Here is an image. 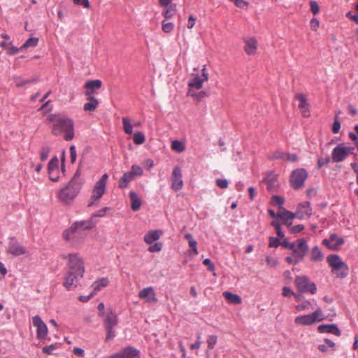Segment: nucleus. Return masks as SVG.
<instances>
[{
	"instance_id": "nucleus-50",
	"label": "nucleus",
	"mask_w": 358,
	"mask_h": 358,
	"mask_svg": "<svg viewBox=\"0 0 358 358\" xmlns=\"http://www.w3.org/2000/svg\"><path fill=\"white\" fill-rule=\"evenodd\" d=\"M303 229H304V226L303 224H297V225L292 226V227H290L289 231L292 234H296L301 232Z\"/></svg>"
},
{
	"instance_id": "nucleus-18",
	"label": "nucleus",
	"mask_w": 358,
	"mask_h": 358,
	"mask_svg": "<svg viewBox=\"0 0 358 358\" xmlns=\"http://www.w3.org/2000/svg\"><path fill=\"white\" fill-rule=\"evenodd\" d=\"M346 158V152L343 144H338L333 149L331 159L334 162H343Z\"/></svg>"
},
{
	"instance_id": "nucleus-61",
	"label": "nucleus",
	"mask_w": 358,
	"mask_h": 358,
	"mask_svg": "<svg viewBox=\"0 0 358 358\" xmlns=\"http://www.w3.org/2000/svg\"><path fill=\"white\" fill-rule=\"evenodd\" d=\"M94 294H95V292H94V291H93V292H91L89 295H87V296H83V295L80 296L78 297V299H79V301H80L83 302V303L87 302V301L90 299V298L93 296V295H94Z\"/></svg>"
},
{
	"instance_id": "nucleus-10",
	"label": "nucleus",
	"mask_w": 358,
	"mask_h": 358,
	"mask_svg": "<svg viewBox=\"0 0 358 358\" xmlns=\"http://www.w3.org/2000/svg\"><path fill=\"white\" fill-rule=\"evenodd\" d=\"M308 178V172L303 169H296L292 171L289 182L294 189H299L304 186V182Z\"/></svg>"
},
{
	"instance_id": "nucleus-54",
	"label": "nucleus",
	"mask_w": 358,
	"mask_h": 358,
	"mask_svg": "<svg viewBox=\"0 0 358 358\" xmlns=\"http://www.w3.org/2000/svg\"><path fill=\"white\" fill-rule=\"evenodd\" d=\"M286 153H284L282 151L277 150L275 152H273L271 159H285Z\"/></svg>"
},
{
	"instance_id": "nucleus-34",
	"label": "nucleus",
	"mask_w": 358,
	"mask_h": 358,
	"mask_svg": "<svg viewBox=\"0 0 358 358\" xmlns=\"http://www.w3.org/2000/svg\"><path fill=\"white\" fill-rule=\"evenodd\" d=\"M171 149L177 152H182L185 150V146L183 143L180 141L174 140L171 143Z\"/></svg>"
},
{
	"instance_id": "nucleus-46",
	"label": "nucleus",
	"mask_w": 358,
	"mask_h": 358,
	"mask_svg": "<svg viewBox=\"0 0 358 358\" xmlns=\"http://www.w3.org/2000/svg\"><path fill=\"white\" fill-rule=\"evenodd\" d=\"M109 210V208L108 207H104L101 209H100L99 210H98L97 212L93 213L92 215V217H93V220H96L95 218L97 217H103L105 216L106 212Z\"/></svg>"
},
{
	"instance_id": "nucleus-3",
	"label": "nucleus",
	"mask_w": 358,
	"mask_h": 358,
	"mask_svg": "<svg viewBox=\"0 0 358 358\" xmlns=\"http://www.w3.org/2000/svg\"><path fill=\"white\" fill-rule=\"evenodd\" d=\"M96 223L97 220H93L92 217L87 220L76 221L69 229L64 231L62 237L66 241L77 243L85 238V234L83 231L92 229Z\"/></svg>"
},
{
	"instance_id": "nucleus-30",
	"label": "nucleus",
	"mask_w": 358,
	"mask_h": 358,
	"mask_svg": "<svg viewBox=\"0 0 358 358\" xmlns=\"http://www.w3.org/2000/svg\"><path fill=\"white\" fill-rule=\"evenodd\" d=\"M108 280L107 278H101L94 282L92 284L94 292L101 290V288L106 287L108 285Z\"/></svg>"
},
{
	"instance_id": "nucleus-27",
	"label": "nucleus",
	"mask_w": 358,
	"mask_h": 358,
	"mask_svg": "<svg viewBox=\"0 0 358 358\" xmlns=\"http://www.w3.org/2000/svg\"><path fill=\"white\" fill-rule=\"evenodd\" d=\"M88 102L84 104L83 109L85 111H94L98 106V100L92 95L87 96Z\"/></svg>"
},
{
	"instance_id": "nucleus-62",
	"label": "nucleus",
	"mask_w": 358,
	"mask_h": 358,
	"mask_svg": "<svg viewBox=\"0 0 358 358\" xmlns=\"http://www.w3.org/2000/svg\"><path fill=\"white\" fill-rule=\"evenodd\" d=\"M345 15L348 19L354 21L357 24H358V15H354L351 11H349Z\"/></svg>"
},
{
	"instance_id": "nucleus-55",
	"label": "nucleus",
	"mask_w": 358,
	"mask_h": 358,
	"mask_svg": "<svg viewBox=\"0 0 358 358\" xmlns=\"http://www.w3.org/2000/svg\"><path fill=\"white\" fill-rule=\"evenodd\" d=\"M294 292L289 287H284L282 289V296L285 297H289L291 296H294Z\"/></svg>"
},
{
	"instance_id": "nucleus-5",
	"label": "nucleus",
	"mask_w": 358,
	"mask_h": 358,
	"mask_svg": "<svg viewBox=\"0 0 358 358\" xmlns=\"http://www.w3.org/2000/svg\"><path fill=\"white\" fill-rule=\"evenodd\" d=\"M311 215L312 208L310 206V203L309 201H303L298 205L295 213L283 209L281 213H278V219H280L282 221L293 220L294 217L303 220L305 217H310Z\"/></svg>"
},
{
	"instance_id": "nucleus-58",
	"label": "nucleus",
	"mask_w": 358,
	"mask_h": 358,
	"mask_svg": "<svg viewBox=\"0 0 358 358\" xmlns=\"http://www.w3.org/2000/svg\"><path fill=\"white\" fill-rule=\"evenodd\" d=\"M73 3L76 5H82L85 8H90V2L88 0H73Z\"/></svg>"
},
{
	"instance_id": "nucleus-24",
	"label": "nucleus",
	"mask_w": 358,
	"mask_h": 358,
	"mask_svg": "<svg viewBox=\"0 0 358 358\" xmlns=\"http://www.w3.org/2000/svg\"><path fill=\"white\" fill-rule=\"evenodd\" d=\"M295 98L299 101V108L301 110L302 115L309 116L308 103L305 96L302 94H296Z\"/></svg>"
},
{
	"instance_id": "nucleus-44",
	"label": "nucleus",
	"mask_w": 358,
	"mask_h": 358,
	"mask_svg": "<svg viewBox=\"0 0 358 358\" xmlns=\"http://www.w3.org/2000/svg\"><path fill=\"white\" fill-rule=\"evenodd\" d=\"M162 30L165 33H170L173 31L174 25L172 22H166L165 20L162 21Z\"/></svg>"
},
{
	"instance_id": "nucleus-60",
	"label": "nucleus",
	"mask_w": 358,
	"mask_h": 358,
	"mask_svg": "<svg viewBox=\"0 0 358 358\" xmlns=\"http://www.w3.org/2000/svg\"><path fill=\"white\" fill-rule=\"evenodd\" d=\"M189 246L192 248V251L195 255H198V250H197V242L194 239L189 241Z\"/></svg>"
},
{
	"instance_id": "nucleus-8",
	"label": "nucleus",
	"mask_w": 358,
	"mask_h": 358,
	"mask_svg": "<svg viewBox=\"0 0 358 358\" xmlns=\"http://www.w3.org/2000/svg\"><path fill=\"white\" fill-rule=\"evenodd\" d=\"M297 241L299 242L297 248H296L295 243H290L287 238L281 242V245L285 248L292 250L294 256L298 257L297 261H302L308 250V246L304 238L298 239Z\"/></svg>"
},
{
	"instance_id": "nucleus-57",
	"label": "nucleus",
	"mask_w": 358,
	"mask_h": 358,
	"mask_svg": "<svg viewBox=\"0 0 358 358\" xmlns=\"http://www.w3.org/2000/svg\"><path fill=\"white\" fill-rule=\"evenodd\" d=\"M73 352L75 355L80 357H84L85 356V351L83 349L80 348H74L73 349Z\"/></svg>"
},
{
	"instance_id": "nucleus-52",
	"label": "nucleus",
	"mask_w": 358,
	"mask_h": 358,
	"mask_svg": "<svg viewBox=\"0 0 358 358\" xmlns=\"http://www.w3.org/2000/svg\"><path fill=\"white\" fill-rule=\"evenodd\" d=\"M203 264L208 267V271L211 272L215 271V265L209 258L205 259L203 261Z\"/></svg>"
},
{
	"instance_id": "nucleus-33",
	"label": "nucleus",
	"mask_w": 358,
	"mask_h": 358,
	"mask_svg": "<svg viewBox=\"0 0 358 358\" xmlns=\"http://www.w3.org/2000/svg\"><path fill=\"white\" fill-rule=\"evenodd\" d=\"M204 80L199 76H196L192 80L189 82V86L196 89H200L202 87Z\"/></svg>"
},
{
	"instance_id": "nucleus-38",
	"label": "nucleus",
	"mask_w": 358,
	"mask_h": 358,
	"mask_svg": "<svg viewBox=\"0 0 358 358\" xmlns=\"http://www.w3.org/2000/svg\"><path fill=\"white\" fill-rule=\"evenodd\" d=\"M38 38H29L27 39L25 43L22 45L20 49H26L30 47H36L38 45Z\"/></svg>"
},
{
	"instance_id": "nucleus-36",
	"label": "nucleus",
	"mask_w": 358,
	"mask_h": 358,
	"mask_svg": "<svg viewBox=\"0 0 358 358\" xmlns=\"http://www.w3.org/2000/svg\"><path fill=\"white\" fill-rule=\"evenodd\" d=\"M133 141H134V143L136 145L143 144L145 141L144 134L141 131H137V132L134 133V136H133Z\"/></svg>"
},
{
	"instance_id": "nucleus-56",
	"label": "nucleus",
	"mask_w": 358,
	"mask_h": 358,
	"mask_svg": "<svg viewBox=\"0 0 358 358\" xmlns=\"http://www.w3.org/2000/svg\"><path fill=\"white\" fill-rule=\"evenodd\" d=\"M285 160L292 162H295L298 160V156L294 153H292V154L287 153L285 155Z\"/></svg>"
},
{
	"instance_id": "nucleus-42",
	"label": "nucleus",
	"mask_w": 358,
	"mask_h": 358,
	"mask_svg": "<svg viewBox=\"0 0 358 358\" xmlns=\"http://www.w3.org/2000/svg\"><path fill=\"white\" fill-rule=\"evenodd\" d=\"M280 245H281V241L278 238L273 236L269 237V248H278Z\"/></svg>"
},
{
	"instance_id": "nucleus-31",
	"label": "nucleus",
	"mask_w": 358,
	"mask_h": 358,
	"mask_svg": "<svg viewBox=\"0 0 358 358\" xmlns=\"http://www.w3.org/2000/svg\"><path fill=\"white\" fill-rule=\"evenodd\" d=\"M323 258L324 256L320 248L317 246L313 247L311 250L310 260L313 262H320L323 259Z\"/></svg>"
},
{
	"instance_id": "nucleus-25",
	"label": "nucleus",
	"mask_w": 358,
	"mask_h": 358,
	"mask_svg": "<svg viewBox=\"0 0 358 358\" xmlns=\"http://www.w3.org/2000/svg\"><path fill=\"white\" fill-rule=\"evenodd\" d=\"M244 50L245 52L249 55H253L255 54L257 49V41L255 38H250L245 39Z\"/></svg>"
},
{
	"instance_id": "nucleus-14",
	"label": "nucleus",
	"mask_w": 358,
	"mask_h": 358,
	"mask_svg": "<svg viewBox=\"0 0 358 358\" xmlns=\"http://www.w3.org/2000/svg\"><path fill=\"white\" fill-rule=\"evenodd\" d=\"M262 182L266 184V189L269 192H275L279 187V182L278 180V175L273 172H270L262 180Z\"/></svg>"
},
{
	"instance_id": "nucleus-51",
	"label": "nucleus",
	"mask_w": 358,
	"mask_h": 358,
	"mask_svg": "<svg viewBox=\"0 0 358 358\" xmlns=\"http://www.w3.org/2000/svg\"><path fill=\"white\" fill-rule=\"evenodd\" d=\"M129 172H133V177L134 178L135 176L142 175L143 170L140 166L137 165H133Z\"/></svg>"
},
{
	"instance_id": "nucleus-20",
	"label": "nucleus",
	"mask_w": 358,
	"mask_h": 358,
	"mask_svg": "<svg viewBox=\"0 0 358 358\" xmlns=\"http://www.w3.org/2000/svg\"><path fill=\"white\" fill-rule=\"evenodd\" d=\"M102 85V82L100 80H91L85 83V88L86 90L85 94L86 96L92 95L96 90L100 89Z\"/></svg>"
},
{
	"instance_id": "nucleus-21",
	"label": "nucleus",
	"mask_w": 358,
	"mask_h": 358,
	"mask_svg": "<svg viewBox=\"0 0 358 358\" xmlns=\"http://www.w3.org/2000/svg\"><path fill=\"white\" fill-rule=\"evenodd\" d=\"M105 189L106 186L96 182L91 196V199L92 201L88 203L89 207L93 206L94 205V201L99 199L103 196L105 192Z\"/></svg>"
},
{
	"instance_id": "nucleus-12",
	"label": "nucleus",
	"mask_w": 358,
	"mask_h": 358,
	"mask_svg": "<svg viewBox=\"0 0 358 358\" xmlns=\"http://www.w3.org/2000/svg\"><path fill=\"white\" fill-rule=\"evenodd\" d=\"M33 325L37 327L36 337L38 340H44L47 337L48 327L41 317L36 315L32 318Z\"/></svg>"
},
{
	"instance_id": "nucleus-23",
	"label": "nucleus",
	"mask_w": 358,
	"mask_h": 358,
	"mask_svg": "<svg viewBox=\"0 0 358 358\" xmlns=\"http://www.w3.org/2000/svg\"><path fill=\"white\" fill-rule=\"evenodd\" d=\"M162 234L163 231L160 229L150 230L145 234L143 240L148 245H151L159 240Z\"/></svg>"
},
{
	"instance_id": "nucleus-35",
	"label": "nucleus",
	"mask_w": 358,
	"mask_h": 358,
	"mask_svg": "<svg viewBox=\"0 0 358 358\" xmlns=\"http://www.w3.org/2000/svg\"><path fill=\"white\" fill-rule=\"evenodd\" d=\"M123 129L127 134H131L133 133L132 125L128 117H122Z\"/></svg>"
},
{
	"instance_id": "nucleus-22",
	"label": "nucleus",
	"mask_w": 358,
	"mask_h": 358,
	"mask_svg": "<svg viewBox=\"0 0 358 358\" xmlns=\"http://www.w3.org/2000/svg\"><path fill=\"white\" fill-rule=\"evenodd\" d=\"M319 333H329L336 336H340L341 332L338 326L335 324H326L319 325L317 327Z\"/></svg>"
},
{
	"instance_id": "nucleus-37",
	"label": "nucleus",
	"mask_w": 358,
	"mask_h": 358,
	"mask_svg": "<svg viewBox=\"0 0 358 358\" xmlns=\"http://www.w3.org/2000/svg\"><path fill=\"white\" fill-rule=\"evenodd\" d=\"M271 203L273 206H278L280 208H282V206L285 203V199L280 196L273 195L271 196Z\"/></svg>"
},
{
	"instance_id": "nucleus-53",
	"label": "nucleus",
	"mask_w": 358,
	"mask_h": 358,
	"mask_svg": "<svg viewBox=\"0 0 358 358\" xmlns=\"http://www.w3.org/2000/svg\"><path fill=\"white\" fill-rule=\"evenodd\" d=\"M310 10L314 14L316 15L320 11V8L317 3L315 1H310Z\"/></svg>"
},
{
	"instance_id": "nucleus-28",
	"label": "nucleus",
	"mask_w": 358,
	"mask_h": 358,
	"mask_svg": "<svg viewBox=\"0 0 358 358\" xmlns=\"http://www.w3.org/2000/svg\"><path fill=\"white\" fill-rule=\"evenodd\" d=\"M134 179L133 172H126L119 180L118 187L124 189L127 187L128 184Z\"/></svg>"
},
{
	"instance_id": "nucleus-11",
	"label": "nucleus",
	"mask_w": 358,
	"mask_h": 358,
	"mask_svg": "<svg viewBox=\"0 0 358 358\" xmlns=\"http://www.w3.org/2000/svg\"><path fill=\"white\" fill-rule=\"evenodd\" d=\"M323 320L322 312L320 308H318L311 314L296 317L294 322L298 325H311Z\"/></svg>"
},
{
	"instance_id": "nucleus-63",
	"label": "nucleus",
	"mask_w": 358,
	"mask_h": 358,
	"mask_svg": "<svg viewBox=\"0 0 358 358\" xmlns=\"http://www.w3.org/2000/svg\"><path fill=\"white\" fill-rule=\"evenodd\" d=\"M104 303L103 302H101L98 304L97 309L99 310V316L103 317L106 316L105 312H104Z\"/></svg>"
},
{
	"instance_id": "nucleus-1",
	"label": "nucleus",
	"mask_w": 358,
	"mask_h": 358,
	"mask_svg": "<svg viewBox=\"0 0 358 358\" xmlns=\"http://www.w3.org/2000/svg\"><path fill=\"white\" fill-rule=\"evenodd\" d=\"M63 259H69L67 272L64 278L63 285L68 290L74 289L79 283V280L83 277L85 272L84 263L77 253L62 255Z\"/></svg>"
},
{
	"instance_id": "nucleus-45",
	"label": "nucleus",
	"mask_w": 358,
	"mask_h": 358,
	"mask_svg": "<svg viewBox=\"0 0 358 358\" xmlns=\"http://www.w3.org/2000/svg\"><path fill=\"white\" fill-rule=\"evenodd\" d=\"M57 348V344H52L50 345L44 346L42 348V352L44 354L52 355L53 353V350Z\"/></svg>"
},
{
	"instance_id": "nucleus-43",
	"label": "nucleus",
	"mask_w": 358,
	"mask_h": 358,
	"mask_svg": "<svg viewBox=\"0 0 358 358\" xmlns=\"http://www.w3.org/2000/svg\"><path fill=\"white\" fill-rule=\"evenodd\" d=\"M341 129V122L338 120V117H337V115L334 117V121L332 124L331 130L334 134H337L339 132V130Z\"/></svg>"
},
{
	"instance_id": "nucleus-26",
	"label": "nucleus",
	"mask_w": 358,
	"mask_h": 358,
	"mask_svg": "<svg viewBox=\"0 0 358 358\" xmlns=\"http://www.w3.org/2000/svg\"><path fill=\"white\" fill-rule=\"evenodd\" d=\"M131 201V208L133 211H137L140 209L141 201L134 191H131L129 194Z\"/></svg>"
},
{
	"instance_id": "nucleus-48",
	"label": "nucleus",
	"mask_w": 358,
	"mask_h": 358,
	"mask_svg": "<svg viewBox=\"0 0 358 358\" xmlns=\"http://www.w3.org/2000/svg\"><path fill=\"white\" fill-rule=\"evenodd\" d=\"M215 183L217 187L222 189H226L228 187L229 182L227 180L222 179V178H218L216 180Z\"/></svg>"
},
{
	"instance_id": "nucleus-15",
	"label": "nucleus",
	"mask_w": 358,
	"mask_h": 358,
	"mask_svg": "<svg viewBox=\"0 0 358 358\" xmlns=\"http://www.w3.org/2000/svg\"><path fill=\"white\" fill-rule=\"evenodd\" d=\"M172 189L177 192L182 189L183 181L182 179V171L178 166H176L171 175Z\"/></svg>"
},
{
	"instance_id": "nucleus-17",
	"label": "nucleus",
	"mask_w": 358,
	"mask_h": 358,
	"mask_svg": "<svg viewBox=\"0 0 358 358\" xmlns=\"http://www.w3.org/2000/svg\"><path fill=\"white\" fill-rule=\"evenodd\" d=\"M8 252L14 256H20L25 254L27 250L15 238H11L8 243Z\"/></svg>"
},
{
	"instance_id": "nucleus-9",
	"label": "nucleus",
	"mask_w": 358,
	"mask_h": 358,
	"mask_svg": "<svg viewBox=\"0 0 358 358\" xmlns=\"http://www.w3.org/2000/svg\"><path fill=\"white\" fill-rule=\"evenodd\" d=\"M294 282L300 293L310 292L314 294L317 292V287L315 282H311L310 278L306 275L296 276Z\"/></svg>"
},
{
	"instance_id": "nucleus-16",
	"label": "nucleus",
	"mask_w": 358,
	"mask_h": 358,
	"mask_svg": "<svg viewBox=\"0 0 358 358\" xmlns=\"http://www.w3.org/2000/svg\"><path fill=\"white\" fill-rule=\"evenodd\" d=\"M140 299H145V302L148 303H155L157 302L156 293L152 287L143 288L138 294Z\"/></svg>"
},
{
	"instance_id": "nucleus-13",
	"label": "nucleus",
	"mask_w": 358,
	"mask_h": 358,
	"mask_svg": "<svg viewBox=\"0 0 358 358\" xmlns=\"http://www.w3.org/2000/svg\"><path fill=\"white\" fill-rule=\"evenodd\" d=\"M344 243V239L336 234H331L329 238L322 241V244L331 250H338Z\"/></svg>"
},
{
	"instance_id": "nucleus-29",
	"label": "nucleus",
	"mask_w": 358,
	"mask_h": 358,
	"mask_svg": "<svg viewBox=\"0 0 358 358\" xmlns=\"http://www.w3.org/2000/svg\"><path fill=\"white\" fill-rule=\"evenodd\" d=\"M223 296L225 298V299L233 304H240L242 301V299L240 296L233 294L230 292H223Z\"/></svg>"
},
{
	"instance_id": "nucleus-6",
	"label": "nucleus",
	"mask_w": 358,
	"mask_h": 358,
	"mask_svg": "<svg viewBox=\"0 0 358 358\" xmlns=\"http://www.w3.org/2000/svg\"><path fill=\"white\" fill-rule=\"evenodd\" d=\"M327 261L331 268V273L338 278H345L349 274L348 266L341 259L338 255H329Z\"/></svg>"
},
{
	"instance_id": "nucleus-2",
	"label": "nucleus",
	"mask_w": 358,
	"mask_h": 358,
	"mask_svg": "<svg viewBox=\"0 0 358 358\" xmlns=\"http://www.w3.org/2000/svg\"><path fill=\"white\" fill-rule=\"evenodd\" d=\"M48 119L53 122L52 130L53 135H63L66 141H70L74 138V122L71 119L55 114L50 115Z\"/></svg>"
},
{
	"instance_id": "nucleus-59",
	"label": "nucleus",
	"mask_w": 358,
	"mask_h": 358,
	"mask_svg": "<svg viewBox=\"0 0 358 358\" xmlns=\"http://www.w3.org/2000/svg\"><path fill=\"white\" fill-rule=\"evenodd\" d=\"M319 21L316 18H313L310 20V26L312 30L316 31L317 29L319 27Z\"/></svg>"
},
{
	"instance_id": "nucleus-32",
	"label": "nucleus",
	"mask_w": 358,
	"mask_h": 358,
	"mask_svg": "<svg viewBox=\"0 0 358 358\" xmlns=\"http://www.w3.org/2000/svg\"><path fill=\"white\" fill-rule=\"evenodd\" d=\"M176 4H170L167 7H164L162 15L165 17V19L171 18L176 13Z\"/></svg>"
},
{
	"instance_id": "nucleus-49",
	"label": "nucleus",
	"mask_w": 358,
	"mask_h": 358,
	"mask_svg": "<svg viewBox=\"0 0 358 358\" xmlns=\"http://www.w3.org/2000/svg\"><path fill=\"white\" fill-rule=\"evenodd\" d=\"M69 150H70L71 162L72 164H74L76 161V157H77L75 145H71L69 148Z\"/></svg>"
},
{
	"instance_id": "nucleus-39",
	"label": "nucleus",
	"mask_w": 358,
	"mask_h": 358,
	"mask_svg": "<svg viewBox=\"0 0 358 358\" xmlns=\"http://www.w3.org/2000/svg\"><path fill=\"white\" fill-rule=\"evenodd\" d=\"M206 342L208 344V349L213 350L217 343V336L215 335H210L208 336Z\"/></svg>"
},
{
	"instance_id": "nucleus-7",
	"label": "nucleus",
	"mask_w": 358,
	"mask_h": 358,
	"mask_svg": "<svg viewBox=\"0 0 358 358\" xmlns=\"http://www.w3.org/2000/svg\"><path fill=\"white\" fill-rule=\"evenodd\" d=\"M118 324V317L115 312L112 308H108L103 320V326L106 332L105 341H109L113 339L116 334L114 327Z\"/></svg>"
},
{
	"instance_id": "nucleus-4",
	"label": "nucleus",
	"mask_w": 358,
	"mask_h": 358,
	"mask_svg": "<svg viewBox=\"0 0 358 358\" xmlns=\"http://www.w3.org/2000/svg\"><path fill=\"white\" fill-rule=\"evenodd\" d=\"M80 169L78 168L71 180L58 192V198L61 201L67 204L71 202L80 192L83 180L80 178Z\"/></svg>"
},
{
	"instance_id": "nucleus-64",
	"label": "nucleus",
	"mask_w": 358,
	"mask_h": 358,
	"mask_svg": "<svg viewBox=\"0 0 358 358\" xmlns=\"http://www.w3.org/2000/svg\"><path fill=\"white\" fill-rule=\"evenodd\" d=\"M234 4L241 8H243L248 5V3L244 0H234Z\"/></svg>"
},
{
	"instance_id": "nucleus-40",
	"label": "nucleus",
	"mask_w": 358,
	"mask_h": 358,
	"mask_svg": "<svg viewBox=\"0 0 358 358\" xmlns=\"http://www.w3.org/2000/svg\"><path fill=\"white\" fill-rule=\"evenodd\" d=\"M50 152V148L48 145H44L41 148L40 152V159L42 162L45 161L49 155Z\"/></svg>"
},
{
	"instance_id": "nucleus-41",
	"label": "nucleus",
	"mask_w": 358,
	"mask_h": 358,
	"mask_svg": "<svg viewBox=\"0 0 358 358\" xmlns=\"http://www.w3.org/2000/svg\"><path fill=\"white\" fill-rule=\"evenodd\" d=\"M163 244L160 242H157L154 245H150V247L148 248V250L150 252H160L162 249Z\"/></svg>"
},
{
	"instance_id": "nucleus-47",
	"label": "nucleus",
	"mask_w": 358,
	"mask_h": 358,
	"mask_svg": "<svg viewBox=\"0 0 358 358\" xmlns=\"http://www.w3.org/2000/svg\"><path fill=\"white\" fill-rule=\"evenodd\" d=\"M330 160H331V159L329 156H327L325 158L320 157L317 159V169H321L324 165L329 163Z\"/></svg>"
},
{
	"instance_id": "nucleus-19",
	"label": "nucleus",
	"mask_w": 358,
	"mask_h": 358,
	"mask_svg": "<svg viewBox=\"0 0 358 358\" xmlns=\"http://www.w3.org/2000/svg\"><path fill=\"white\" fill-rule=\"evenodd\" d=\"M59 167V159L57 156H54L52 157L50 161L49 162L48 164V171L50 179L53 181L56 182L58 180L59 175L55 176V177H53V173L55 171H57Z\"/></svg>"
}]
</instances>
